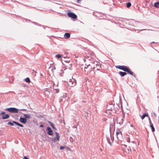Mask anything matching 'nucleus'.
<instances>
[{"label":"nucleus","mask_w":159,"mask_h":159,"mask_svg":"<svg viewBox=\"0 0 159 159\" xmlns=\"http://www.w3.org/2000/svg\"><path fill=\"white\" fill-rule=\"evenodd\" d=\"M6 111L13 113H17L18 112L19 109L15 107H10L5 108L4 109Z\"/></svg>","instance_id":"obj_1"},{"label":"nucleus","mask_w":159,"mask_h":159,"mask_svg":"<svg viewBox=\"0 0 159 159\" xmlns=\"http://www.w3.org/2000/svg\"><path fill=\"white\" fill-rule=\"evenodd\" d=\"M76 80L72 78L71 79H70L69 82H68V84L70 86L73 87L76 85Z\"/></svg>","instance_id":"obj_2"},{"label":"nucleus","mask_w":159,"mask_h":159,"mask_svg":"<svg viewBox=\"0 0 159 159\" xmlns=\"http://www.w3.org/2000/svg\"><path fill=\"white\" fill-rule=\"evenodd\" d=\"M55 133L56 135V137H55L53 138H52L51 141L52 142H59V139L60 138L59 135V134L57 132H55Z\"/></svg>","instance_id":"obj_3"},{"label":"nucleus","mask_w":159,"mask_h":159,"mask_svg":"<svg viewBox=\"0 0 159 159\" xmlns=\"http://www.w3.org/2000/svg\"><path fill=\"white\" fill-rule=\"evenodd\" d=\"M1 115H2V118L3 120H5L6 119H7L10 117L9 115L7 114H6L5 112L4 111H2L1 112L0 114Z\"/></svg>","instance_id":"obj_4"},{"label":"nucleus","mask_w":159,"mask_h":159,"mask_svg":"<svg viewBox=\"0 0 159 159\" xmlns=\"http://www.w3.org/2000/svg\"><path fill=\"white\" fill-rule=\"evenodd\" d=\"M67 15L69 17H71L74 19H76L77 17L76 15L74 13L72 12H68L67 13Z\"/></svg>","instance_id":"obj_5"},{"label":"nucleus","mask_w":159,"mask_h":159,"mask_svg":"<svg viewBox=\"0 0 159 159\" xmlns=\"http://www.w3.org/2000/svg\"><path fill=\"white\" fill-rule=\"evenodd\" d=\"M116 67L125 72L128 68L127 66H116Z\"/></svg>","instance_id":"obj_6"},{"label":"nucleus","mask_w":159,"mask_h":159,"mask_svg":"<svg viewBox=\"0 0 159 159\" xmlns=\"http://www.w3.org/2000/svg\"><path fill=\"white\" fill-rule=\"evenodd\" d=\"M46 130L47 134L50 135H52L53 134V132L51 129L50 127H48L47 128Z\"/></svg>","instance_id":"obj_7"},{"label":"nucleus","mask_w":159,"mask_h":159,"mask_svg":"<svg viewBox=\"0 0 159 159\" xmlns=\"http://www.w3.org/2000/svg\"><path fill=\"white\" fill-rule=\"evenodd\" d=\"M123 119L121 117H118L117 119V123L121 125L123 123Z\"/></svg>","instance_id":"obj_8"},{"label":"nucleus","mask_w":159,"mask_h":159,"mask_svg":"<svg viewBox=\"0 0 159 159\" xmlns=\"http://www.w3.org/2000/svg\"><path fill=\"white\" fill-rule=\"evenodd\" d=\"M20 121L22 123L25 124L27 122V119L25 117H20Z\"/></svg>","instance_id":"obj_9"},{"label":"nucleus","mask_w":159,"mask_h":159,"mask_svg":"<svg viewBox=\"0 0 159 159\" xmlns=\"http://www.w3.org/2000/svg\"><path fill=\"white\" fill-rule=\"evenodd\" d=\"M108 109L110 110H112L113 108V105L112 104H109L107 105Z\"/></svg>","instance_id":"obj_10"},{"label":"nucleus","mask_w":159,"mask_h":159,"mask_svg":"<svg viewBox=\"0 0 159 159\" xmlns=\"http://www.w3.org/2000/svg\"><path fill=\"white\" fill-rule=\"evenodd\" d=\"M125 72H128L130 75L134 76L133 72L130 70L129 68H127Z\"/></svg>","instance_id":"obj_11"},{"label":"nucleus","mask_w":159,"mask_h":159,"mask_svg":"<svg viewBox=\"0 0 159 159\" xmlns=\"http://www.w3.org/2000/svg\"><path fill=\"white\" fill-rule=\"evenodd\" d=\"M143 30H152V31L159 32V28H158L157 29H156L155 30H150V29H144L141 30V31Z\"/></svg>","instance_id":"obj_12"},{"label":"nucleus","mask_w":159,"mask_h":159,"mask_svg":"<svg viewBox=\"0 0 159 159\" xmlns=\"http://www.w3.org/2000/svg\"><path fill=\"white\" fill-rule=\"evenodd\" d=\"M48 122L53 129H54L55 130L57 129L55 127L53 123L50 121H48Z\"/></svg>","instance_id":"obj_13"},{"label":"nucleus","mask_w":159,"mask_h":159,"mask_svg":"<svg viewBox=\"0 0 159 159\" xmlns=\"http://www.w3.org/2000/svg\"><path fill=\"white\" fill-rule=\"evenodd\" d=\"M122 133L116 135L117 138L118 140H121L122 139Z\"/></svg>","instance_id":"obj_14"},{"label":"nucleus","mask_w":159,"mask_h":159,"mask_svg":"<svg viewBox=\"0 0 159 159\" xmlns=\"http://www.w3.org/2000/svg\"><path fill=\"white\" fill-rule=\"evenodd\" d=\"M119 74L122 77L124 76L127 74L126 72L122 71H119Z\"/></svg>","instance_id":"obj_15"},{"label":"nucleus","mask_w":159,"mask_h":159,"mask_svg":"<svg viewBox=\"0 0 159 159\" xmlns=\"http://www.w3.org/2000/svg\"><path fill=\"white\" fill-rule=\"evenodd\" d=\"M24 116L25 117V118L26 119H30L31 118V116L30 115L26 114H24Z\"/></svg>","instance_id":"obj_16"},{"label":"nucleus","mask_w":159,"mask_h":159,"mask_svg":"<svg viewBox=\"0 0 159 159\" xmlns=\"http://www.w3.org/2000/svg\"><path fill=\"white\" fill-rule=\"evenodd\" d=\"M64 36L65 38H68L70 36V34L69 33H65L64 35Z\"/></svg>","instance_id":"obj_17"},{"label":"nucleus","mask_w":159,"mask_h":159,"mask_svg":"<svg viewBox=\"0 0 159 159\" xmlns=\"http://www.w3.org/2000/svg\"><path fill=\"white\" fill-rule=\"evenodd\" d=\"M57 86H58V84L56 85L54 84H53L54 89L56 90V92L57 93L59 92L58 91V89L57 88Z\"/></svg>","instance_id":"obj_18"},{"label":"nucleus","mask_w":159,"mask_h":159,"mask_svg":"<svg viewBox=\"0 0 159 159\" xmlns=\"http://www.w3.org/2000/svg\"><path fill=\"white\" fill-rule=\"evenodd\" d=\"M154 6L157 8H159V2H157L154 3Z\"/></svg>","instance_id":"obj_19"},{"label":"nucleus","mask_w":159,"mask_h":159,"mask_svg":"<svg viewBox=\"0 0 159 159\" xmlns=\"http://www.w3.org/2000/svg\"><path fill=\"white\" fill-rule=\"evenodd\" d=\"M148 116V114L147 113H144L143 114L141 117V119L143 120V119L145 116L147 117Z\"/></svg>","instance_id":"obj_20"},{"label":"nucleus","mask_w":159,"mask_h":159,"mask_svg":"<svg viewBox=\"0 0 159 159\" xmlns=\"http://www.w3.org/2000/svg\"><path fill=\"white\" fill-rule=\"evenodd\" d=\"M121 132L120 131V129H116V135H119L120 134H121Z\"/></svg>","instance_id":"obj_21"},{"label":"nucleus","mask_w":159,"mask_h":159,"mask_svg":"<svg viewBox=\"0 0 159 159\" xmlns=\"http://www.w3.org/2000/svg\"><path fill=\"white\" fill-rule=\"evenodd\" d=\"M25 81L28 83H30V79L29 78H27L25 80Z\"/></svg>","instance_id":"obj_22"},{"label":"nucleus","mask_w":159,"mask_h":159,"mask_svg":"<svg viewBox=\"0 0 159 159\" xmlns=\"http://www.w3.org/2000/svg\"><path fill=\"white\" fill-rule=\"evenodd\" d=\"M131 4L130 2H128L126 3V7L128 8H129L131 6Z\"/></svg>","instance_id":"obj_23"},{"label":"nucleus","mask_w":159,"mask_h":159,"mask_svg":"<svg viewBox=\"0 0 159 159\" xmlns=\"http://www.w3.org/2000/svg\"><path fill=\"white\" fill-rule=\"evenodd\" d=\"M150 127H151L152 130V131L153 132L155 131V129L153 126V125H151L150 126Z\"/></svg>","instance_id":"obj_24"},{"label":"nucleus","mask_w":159,"mask_h":159,"mask_svg":"<svg viewBox=\"0 0 159 159\" xmlns=\"http://www.w3.org/2000/svg\"><path fill=\"white\" fill-rule=\"evenodd\" d=\"M8 125H9L11 126H14V123L12 122H8L7 124Z\"/></svg>","instance_id":"obj_25"},{"label":"nucleus","mask_w":159,"mask_h":159,"mask_svg":"<svg viewBox=\"0 0 159 159\" xmlns=\"http://www.w3.org/2000/svg\"><path fill=\"white\" fill-rule=\"evenodd\" d=\"M12 122L14 123V124L17 125L19 126L20 125V123L16 122V121H12Z\"/></svg>","instance_id":"obj_26"},{"label":"nucleus","mask_w":159,"mask_h":159,"mask_svg":"<svg viewBox=\"0 0 159 159\" xmlns=\"http://www.w3.org/2000/svg\"><path fill=\"white\" fill-rule=\"evenodd\" d=\"M55 56L58 58H60L61 57V56L60 54H57Z\"/></svg>","instance_id":"obj_27"},{"label":"nucleus","mask_w":159,"mask_h":159,"mask_svg":"<svg viewBox=\"0 0 159 159\" xmlns=\"http://www.w3.org/2000/svg\"><path fill=\"white\" fill-rule=\"evenodd\" d=\"M148 119H149V124H150V126L151 125H153V124L152 123V122L151 120L150 119L149 117Z\"/></svg>","instance_id":"obj_28"},{"label":"nucleus","mask_w":159,"mask_h":159,"mask_svg":"<svg viewBox=\"0 0 159 159\" xmlns=\"http://www.w3.org/2000/svg\"><path fill=\"white\" fill-rule=\"evenodd\" d=\"M127 141L128 143L130 142V140L129 138H127Z\"/></svg>","instance_id":"obj_29"},{"label":"nucleus","mask_w":159,"mask_h":159,"mask_svg":"<svg viewBox=\"0 0 159 159\" xmlns=\"http://www.w3.org/2000/svg\"><path fill=\"white\" fill-rule=\"evenodd\" d=\"M65 148V147H63V146H61L60 147V149L61 150H62V149H64Z\"/></svg>","instance_id":"obj_30"},{"label":"nucleus","mask_w":159,"mask_h":159,"mask_svg":"<svg viewBox=\"0 0 159 159\" xmlns=\"http://www.w3.org/2000/svg\"><path fill=\"white\" fill-rule=\"evenodd\" d=\"M23 159H29L26 156H24Z\"/></svg>","instance_id":"obj_31"},{"label":"nucleus","mask_w":159,"mask_h":159,"mask_svg":"<svg viewBox=\"0 0 159 159\" xmlns=\"http://www.w3.org/2000/svg\"><path fill=\"white\" fill-rule=\"evenodd\" d=\"M81 1H82V0H77V3H80Z\"/></svg>","instance_id":"obj_32"},{"label":"nucleus","mask_w":159,"mask_h":159,"mask_svg":"<svg viewBox=\"0 0 159 159\" xmlns=\"http://www.w3.org/2000/svg\"><path fill=\"white\" fill-rule=\"evenodd\" d=\"M20 111H26L27 110L26 109H20Z\"/></svg>","instance_id":"obj_33"},{"label":"nucleus","mask_w":159,"mask_h":159,"mask_svg":"<svg viewBox=\"0 0 159 159\" xmlns=\"http://www.w3.org/2000/svg\"><path fill=\"white\" fill-rule=\"evenodd\" d=\"M19 126L20 127H23L24 126L23 125H22V124H20V125H19Z\"/></svg>","instance_id":"obj_34"},{"label":"nucleus","mask_w":159,"mask_h":159,"mask_svg":"<svg viewBox=\"0 0 159 159\" xmlns=\"http://www.w3.org/2000/svg\"><path fill=\"white\" fill-rule=\"evenodd\" d=\"M40 127H43V125H42V124H41V125H40Z\"/></svg>","instance_id":"obj_35"},{"label":"nucleus","mask_w":159,"mask_h":159,"mask_svg":"<svg viewBox=\"0 0 159 159\" xmlns=\"http://www.w3.org/2000/svg\"><path fill=\"white\" fill-rule=\"evenodd\" d=\"M139 23V22H135V24L137 25L138 23Z\"/></svg>","instance_id":"obj_36"},{"label":"nucleus","mask_w":159,"mask_h":159,"mask_svg":"<svg viewBox=\"0 0 159 159\" xmlns=\"http://www.w3.org/2000/svg\"><path fill=\"white\" fill-rule=\"evenodd\" d=\"M128 151L129 152V151H130V152H131V150L130 149H129V148L128 149Z\"/></svg>","instance_id":"obj_37"},{"label":"nucleus","mask_w":159,"mask_h":159,"mask_svg":"<svg viewBox=\"0 0 159 159\" xmlns=\"http://www.w3.org/2000/svg\"><path fill=\"white\" fill-rule=\"evenodd\" d=\"M55 69V67L54 66L53 67V69Z\"/></svg>","instance_id":"obj_38"},{"label":"nucleus","mask_w":159,"mask_h":159,"mask_svg":"<svg viewBox=\"0 0 159 159\" xmlns=\"http://www.w3.org/2000/svg\"><path fill=\"white\" fill-rule=\"evenodd\" d=\"M154 115L155 116H156V114L155 113H154Z\"/></svg>","instance_id":"obj_39"},{"label":"nucleus","mask_w":159,"mask_h":159,"mask_svg":"<svg viewBox=\"0 0 159 159\" xmlns=\"http://www.w3.org/2000/svg\"><path fill=\"white\" fill-rule=\"evenodd\" d=\"M151 43H155V42H151Z\"/></svg>","instance_id":"obj_40"},{"label":"nucleus","mask_w":159,"mask_h":159,"mask_svg":"<svg viewBox=\"0 0 159 159\" xmlns=\"http://www.w3.org/2000/svg\"><path fill=\"white\" fill-rule=\"evenodd\" d=\"M130 126H131V127H133V125H130Z\"/></svg>","instance_id":"obj_41"},{"label":"nucleus","mask_w":159,"mask_h":159,"mask_svg":"<svg viewBox=\"0 0 159 159\" xmlns=\"http://www.w3.org/2000/svg\"><path fill=\"white\" fill-rule=\"evenodd\" d=\"M33 23H34V24H35L36 23L35 22H33Z\"/></svg>","instance_id":"obj_42"},{"label":"nucleus","mask_w":159,"mask_h":159,"mask_svg":"<svg viewBox=\"0 0 159 159\" xmlns=\"http://www.w3.org/2000/svg\"><path fill=\"white\" fill-rule=\"evenodd\" d=\"M23 86H25V85L24 84H23Z\"/></svg>","instance_id":"obj_43"},{"label":"nucleus","mask_w":159,"mask_h":159,"mask_svg":"<svg viewBox=\"0 0 159 159\" xmlns=\"http://www.w3.org/2000/svg\"><path fill=\"white\" fill-rule=\"evenodd\" d=\"M34 72L35 73H36V72H35V71H34Z\"/></svg>","instance_id":"obj_44"},{"label":"nucleus","mask_w":159,"mask_h":159,"mask_svg":"<svg viewBox=\"0 0 159 159\" xmlns=\"http://www.w3.org/2000/svg\"><path fill=\"white\" fill-rule=\"evenodd\" d=\"M124 146H125V147H126V146H126V145H125Z\"/></svg>","instance_id":"obj_45"},{"label":"nucleus","mask_w":159,"mask_h":159,"mask_svg":"<svg viewBox=\"0 0 159 159\" xmlns=\"http://www.w3.org/2000/svg\"><path fill=\"white\" fill-rule=\"evenodd\" d=\"M97 70H99L98 69V68H97Z\"/></svg>","instance_id":"obj_46"},{"label":"nucleus","mask_w":159,"mask_h":159,"mask_svg":"<svg viewBox=\"0 0 159 159\" xmlns=\"http://www.w3.org/2000/svg\"><path fill=\"white\" fill-rule=\"evenodd\" d=\"M17 129H19V127H17Z\"/></svg>","instance_id":"obj_47"}]
</instances>
